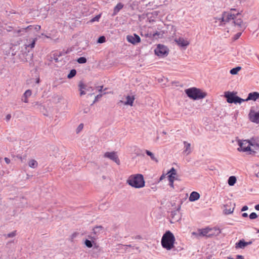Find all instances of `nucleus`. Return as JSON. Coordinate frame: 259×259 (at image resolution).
I'll use <instances>...</instances> for the list:
<instances>
[{
    "label": "nucleus",
    "instance_id": "obj_63",
    "mask_svg": "<svg viewBox=\"0 0 259 259\" xmlns=\"http://www.w3.org/2000/svg\"><path fill=\"white\" fill-rule=\"evenodd\" d=\"M193 234H196V233L195 232H193Z\"/></svg>",
    "mask_w": 259,
    "mask_h": 259
},
{
    "label": "nucleus",
    "instance_id": "obj_9",
    "mask_svg": "<svg viewBox=\"0 0 259 259\" xmlns=\"http://www.w3.org/2000/svg\"><path fill=\"white\" fill-rule=\"evenodd\" d=\"M168 48L163 45L158 44L154 50L155 54L159 57H164L168 54Z\"/></svg>",
    "mask_w": 259,
    "mask_h": 259
},
{
    "label": "nucleus",
    "instance_id": "obj_5",
    "mask_svg": "<svg viewBox=\"0 0 259 259\" xmlns=\"http://www.w3.org/2000/svg\"><path fill=\"white\" fill-rule=\"evenodd\" d=\"M239 147L237 148L238 151L248 152V154L255 155L256 152L250 147L249 140L240 141L238 142Z\"/></svg>",
    "mask_w": 259,
    "mask_h": 259
},
{
    "label": "nucleus",
    "instance_id": "obj_29",
    "mask_svg": "<svg viewBox=\"0 0 259 259\" xmlns=\"http://www.w3.org/2000/svg\"><path fill=\"white\" fill-rule=\"evenodd\" d=\"M168 181L169 182V185L171 187L174 188V179H175V177L172 176L171 175H168Z\"/></svg>",
    "mask_w": 259,
    "mask_h": 259
},
{
    "label": "nucleus",
    "instance_id": "obj_8",
    "mask_svg": "<svg viewBox=\"0 0 259 259\" xmlns=\"http://www.w3.org/2000/svg\"><path fill=\"white\" fill-rule=\"evenodd\" d=\"M215 231L216 235H219L221 233V230L219 228L214 227L213 228H206L204 229H199L198 232L200 235L202 236L210 237L213 235V233H210L212 231Z\"/></svg>",
    "mask_w": 259,
    "mask_h": 259
},
{
    "label": "nucleus",
    "instance_id": "obj_16",
    "mask_svg": "<svg viewBox=\"0 0 259 259\" xmlns=\"http://www.w3.org/2000/svg\"><path fill=\"white\" fill-rule=\"evenodd\" d=\"M175 41L179 46L182 47H186L189 44V41L183 37H179L178 38H176Z\"/></svg>",
    "mask_w": 259,
    "mask_h": 259
},
{
    "label": "nucleus",
    "instance_id": "obj_41",
    "mask_svg": "<svg viewBox=\"0 0 259 259\" xmlns=\"http://www.w3.org/2000/svg\"><path fill=\"white\" fill-rule=\"evenodd\" d=\"M169 172L170 173V174L169 175H171L172 176H174L175 175H176V174H177L176 170L174 167H172L170 169Z\"/></svg>",
    "mask_w": 259,
    "mask_h": 259
},
{
    "label": "nucleus",
    "instance_id": "obj_51",
    "mask_svg": "<svg viewBox=\"0 0 259 259\" xmlns=\"http://www.w3.org/2000/svg\"><path fill=\"white\" fill-rule=\"evenodd\" d=\"M85 94V92L84 91V90H81V91L80 92V96H82Z\"/></svg>",
    "mask_w": 259,
    "mask_h": 259
},
{
    "label": "nucleus",
    "instance_id": "obj_42",
    "mask_svg": "<svg viewBox=\"0 0 259 259\" xmlns=\"http://www.w3.org/2000/svg\"><path fill=\"white\" fill-rule=\"evenodd\" d=\"M100 17H101V15H97L95 17L92 18L91 19V22L98 21L99 19L100 18Z\"/></svg>",
    "mask_w": 259,
    "mask_h": 259
},
{
    "label": "nucleus",
    "instance_id": "obj_26",
    "mask_svg": "<svg viewBox=\"0 0 259 259\" xmlns=\"http://www.w3.org/2000/svg\"><path fill=\"white\" fill-rule=\"evenodd\" d=\"M29 166L31 168H36L37 166V162L34 159H31L29 161Z\"/></svg>",
    "mask_w": 259,
    "mask_h": 259
},
{
    "label": "nucleus",
    "instance_id": "obj_31",
    "mask_svg": "<svg viewBox=\"0 0 259 259\" xmlns=\"http://www.w3.org/2000/svg\"><path fill=\"white\" fill-rule=\"evenodd\" d=\"M87 61L86 58L84 57H80L78 58L77 60V62L79 64H84Z\"/></svg>",
    "mask_w": 259,
    "mask_h": 259
},
{
    "label": "nucleus",
    "instance_id": "obj_14",
    "mask_svg": "<svg viewBox=\"0 0 259 259\" xmlns=\"http://www.w3.org/2000/svg\"><path fill=\"white\" fill-rule=\"evenodd\" d=\"M38 39V37L35 36L34 38H30L26 40L25 44V48H30L31 49L34 48L36 41Z\"/></svg>",
    "mask_w": 259,
    "mask_h": 259
},
{
    "label": "nucleus",
    "instance_id": "obj_64",
    "mask_svg": "<svg viewBox=\"0 0 259 259\" xmlns=\"http://www.w3.org/2000/svg\"><path fill=\"white\" fill-rule=\"evenodd\" d=\"M140 238V236H138V237H137V238Z\"/></svg>",
    "mask_w": 259,
    "mask_h": 259
},
{
    "label": "nucleus",
    "instance_id": "obj_23",
    "mask_svg": "<svg viewBox=\"0 0 259 259\" xmlns=\"http://www.w3.org/2000/svg\"><path fill=\"white\" fill-rule=\"evenodd\" d=\"M245 246H246V244L244 239L240 240L235 244V247L236 248H244Z\"/></svg>",
    "mask_w": 259,
    "mask_h": 259
},
{
    "label": "nucleus",
    "instance_id": "obj_15",
    "mask_svg": "<svg viewBox=\"0 0 259 259\" xmlns=\"http://www.w3.org/2000/svg\"><path fill=\"white\" fill-rule=\"evenodd\" d=\"M135 99V98L134 96L128 95L126 97L125 101H122L120 100V102L123 103L124 105H130L131 106H132Z\"/></svg>",
    "mask_w": 259,
    "mask_h": 259
},
{
    "label": "nucleus",
    "instance_id": "obj_24",
    "mask_svg": "<svg viewBox=\"0 0 259 259\" xmlns=\"http://www.w3.org/2000/svg\"><path fill=\"white\" fill-rule=\"evenodd\" d=\"M123 5L121 3H118L116 6L114 8L113 15L117 14V13L123 8Z\"/></svg>",
    "mask_w": 259,
    "mask_h": 259
},
{
    "label": "nucleus",
    "instance_id": "obj_18",
    "mask_svg": "<svg viewBox=\"0 0 259 259\" xmlns=\"http://www.w3.org/2000/svg\"><path fill=\"white\" fill-rule=\"evenodd\" d=\"M200 196V194L198 192L193 191L191 193L190 195L189 200L191 202H193L199 199Z\"/></svg>",
    "mask_w": 259,
    "mask_h": 259
},
{
    "label": "nucleus",
    "instance_id": "obj_25",
    "mask_svg": "<svg viewBox=\"0 0 259 259\" xmlns=\"http://www.w3.org/2000/svg\"><path fill=\"white\" fill-rule=\"evenodd\" d=\"M236 182V178L235 176H231L229 178L228 180V183L229 186H234V184Z\"/></svg>",
    "mask_w": 259,
    "mask_h": 259
},
{
    "label": "nucleus",
    "instance_id": "obj_27",
    "mask_svg": "<svg viewBox=\"0 0 259 259\" xmlns=\"http://www.w3.org/2000/svg\"><path fill=\"white\" fill-rule=\"evenodd\" d=\"M241 69V67L240 66H237L236 67L233 68L231 69L230 71V73L232 75L237 74L239 71Z\"/></svg>",
    "mask_w": 259,
    "mask_h": 259
},
{
    "label": "nucleus",
    "instance_id": "obj_53",
    "mask_svg": "<svg viewBox=\"0 0 259 259\" xmlns=\"http://www.w3.org/2000/svg\"><path fill=\"white\" fill-rule=\"evenodd\" d=\"M252 243V242L251 241H249V242H246V246L248 245H250Z\"/></svg>",
    "mask_w": 259,
    "mask_h": 259
},
{
    "label": "nucleus",
    "instance_id": "obj_47",
    "mask_svg": "<svg viewBox=\"0 0 259 259\" xmlns=\"http://www.w3.org/2000/svg\"><path fill=\"white\" fill-rule=\"evenodd\" d=\"M11 115L10 114H8L7 115L6 117V120L8 121L10 120V119H11Z\"/></svg>",
    "mask_w": 259,
    "mask_h": 259
},
{
    "label": "nucleus",
    "instance_id": "obj_6",
    "mask_svg": "<svg viewBox=\"0 0 259 259\" xmlns=\"http://www.w3.org/2000/svg\"><path fill=\"white\" fill-rule=\"evenodd\" d=\"M224 96L229 103L241 104L244 102V99L236 96V93L235 92H226Z\"/></svg>",
    "mask_w": 259,
    "mask_h": 259
},
{
    "label": "nucleus",
    "instance_id": "obj_1",
    "mask_svg": "<svg viewBox=\"0 0 259 259\" xmlns=\"http://www.w3.org/2000/svg\"><path fill=\"white\" fill-rule=\"evenodd\" d=\"M126 183L135 188H141L145 186L144 177L141 174H136L130 176L126 181Z\"/></svg>",
    "mask_w": 259,
    "mask_h": 259
},
{
    "label": "nucleus",
    "instance_id": "obj_10",
    "mask_svg": "<svg viewBox=\"0 0 259 259\" xmlns=\"http://www.w3.org/2000/svg\"><path fill=\"white\" fill-rule=\"evenodd\" d=\"M104 157L112 160L118 165L120 164V160L118 158V155L115 152H106L104 154Z\"/></svg>",
    "mask_w": 259,
    "mask_h": 259
},
{
    "label": "nucleus",
    "instance_id": "obj_59",
    "mask_svg": "<svg viewBox=\"0 0 259 259\" xmlns=\"http://www.w3.org/2000/svg\"><path fill=\"white\" fill-rule=\"evenodd\" d=\"M56 61V62H57L58 61V58H56V59H54Z\"/></svg>",
    "mask_w": 259,
    "mask_h": 259
},
{
    "label": "nucleus",
    "instance_id": "obj_46",
    "mask_svg": "<svg viewBox=\"0 0 259 259\" xmlns=\"http://www.w3.org/2000/svg\"><path fill=\"white\" fill-rule=\"evenodd\" d=\"M88 237L92 240L93 242H94V240L96 239V236H88Z\"/></svg>",
    "mask_w": 259,
    "mask_h": 259
},
{
    "label": "nucleus",
    "instance_id": "obj_48",
    "mask_svg": "<svg viewBox=\"0 0 259 259\" xmlns=\"http://www.w3.org/2000/svg\"><path fill=\"white\" fill-rule=\"evenodd\" d=\"M4 159H5V161L6 162V163L9 164L10 163L11 161H10V159H9L8 158L5 157Z\"/></svg>",
    "mask_w": 259,
    "mask_h": 259
},
{
    "label": "nucleus",
    "instance_id": "obj_61",
    "mask_svg": "<svg viewBox=\"0 0 259 259\" xmlns=\"http://www.w3.org/2000/svg\"><path fill=\"white\" fill-rule=\"evenodd\" d=\"M230 259H237V258H230Z\"/></svg>",
    "mask_w": 259,
    "mask_h": 259
},
{
    "label": "nucleus",
    "instance_id": "obj_22",
    "mask_svg": "<svg viewBox=\"0 0 259 259\" xmlns=\"http://www.w3.org/2000/svg\"><path fill=\"white\" fill-rule=\"evenodd\" d=\"M103 231V227L102 226H97L93 229V233L96 236L99 235Z\"/></svg>",
    "mask_w": 259,
    "mask_h": 259
},
{
    "label": "nucleus",
    "instance_id": "obj_28",
    "mask_svg": "<svg viewBox=\"0 0 259 259\" xmlns=\"http://www.w3.org/2000/svg\"><path fill=\"white\" fill-rule=\"evenodd\" d=\"M146 153L147 154V155H148L150 157V158L152 160H154L156 162L158 161L157 159L155 158V157L153 153H152L151 152H150L149 150H146Z\"/></svg>",
    "mask_w": 259,
    "mask_h": 259
},
{
    "label": "nucleus",
    "instance_id": "obj_49",
    "mask_svg": "<svg viewBox=\"0 0 259 259\" xmlns=\"http://www.w3.org/2000/svg\"><path fill=\"white\" fill-rule=\"evenodd\" d=\"M236 258H237V259H244L243 256L241 255H237Z\"/></svg>",
    "mask_w": 259,
    "mask_h": 259
},
{
    "label": "nucleus",
    "instance_id": "obj_35",
    "mask_svg": "<svg viewBox=\"0 0 259 259\" xmlns=\"http://www.w3.org/2000/svg\"><path fill=\"white\" fill-rule=\"evenodd\" d=\"M105 41H106V38L104 36H100L97 41V42L100 44L105 42Z\"/></svg>",
    "mask_w": 259,
    "mask_h": 259
},
{
    "label": "nucleus",
    "instance_id": "obj_12",
    "mask_svg": "<svg viewBox=\"0 0 259 259\" xmlns=\"http://www.w3.org/2000/svg\"><path fill=\"white\" fill-rule=\"evenodd\" d=\"M250 147H252L251 149L256 150H259V140L258 138H252L249 140Z\"/></svg>",
    "mask_w": 259,
    "mask_h": 259
},
{
    "label": "nucleus",
    "instance_id": "obj_55",
    "mask_svg": "<svg viewBox=\"0 0 259 259\" xmlns=\"http://www.w3.org/2000/svg\"><path fill=\"white\" fill-rule=\"evenodd\" d=\"M100 89L99 91L100 92H101V91H102V89H103V86H100Z\"/></svg>",
    "mask_w": 259,
    "mask_h": 259
},
{
    "label": "nucleus",
    "instance_id": "obj_7",
    "mask_svg": "<svg viewBox=\"0 0 259 259\" xmlns=\"http://www.w3.org/2000/svg\"><path fill=\"white\" fill-rule=\"evenodd\" d=\"M233 11H236L235 9H231L230 12H224L222 14V22H224L225 23L229 22L231 20L233 21L238 16L240 15V13L237 12L236 14H234L232 13Z\"/></svg>",
    "mask_w": 259,
    "mask_h": 259
},
{
    "label": "nucleus",
    "instance_id": "obj_32",
    "mask_svg": "<svg viewBox=\"0 0 259 259\" xmlns=\"http://www.w3.org/2000/svg\"><path fill=\"white\" fill-rule=\"evenodd\" d=\"M180 208H181V206L179 205L176 210L171 211V215L172 216V218H174L175 216L177 214V213L179 212Z\"/></svg>",
    "mask_w": 259,
    "mask_h": 259
},
{
    "label": "nucleus",
    "instance_id": "obj_2",
    "mask_svg": "<svg viewBox=\"0 0 259 259\" xmlns=\"http://www.w3.org/2000/svg\"><path fill=\"white\" fill-rule=\"evenodd\" d=\"M175 238L173 234L169 231H166L161 238V245L167 250H170L174 246Z\"/></svg>",
    "mask_w": 259,
    "mask_h": 259
},
{
    "label": "nucleus",
    "instance_id": "obj_3",
    "mask_svg": "<svg viewBox=\"0 0 259 259\" xmlns=\"http://www.w3.org/2000/svg\"><path fill=\"white\" fill-rule=\"evenodd\" d=\"M185 92L189 98L194 100L203 99L207 95L206 93L202 92L200 89L195 87L187 89Z\"/></svg>",
    "mask_w": 259,
    "mask_h": 259
},
{
    "label": "nucleus",
    "instance_id": "obj_60",
    "mask_svg": "<svg viewBox=\"0 0 259 259\" xmlns=\"http://www.w3.org/2000/svg\"><path fill=\"white\" fill-rule=\"evenodd\" d=\"M7 30H8V31H12V30H11V29H8Z\"/></svg>",
    "mask_w": 259,
    "mask_h": 259
},
{
    "label": "nucleus",
    "instance_id": "obj_43",
    "mask_svg": "<svg viewBox=\"0 0 259 259\" xmlns=\"http://www.w3.org/2000/svg\"><path fill=\"white\" fill-rule=\"evenodd\" d=\"M102 96V94H99L98 95H97L96 97H95V100L93 102V104L96 103V102H97L98 101V99L100 98H101Z\"/></svg>",
    "mask_w": 259,
    "mask_h": 259
},
{
    "label": "nucleus",
    "instance_id": "obj_56",
    "mask_svg": "<svg viewBox=\"0 0 259 259\" xmlns=\"http://www.w3.org/2000/svg\"><path fill=\"white\" fill-rule=\"evenodd\" d=\"M255 230H257V233H259V229H257L256 228H254Z\"/></svg>",
    "mask_w": 259,
    "mask_h": 259
},
{
    "label": "nucleus",
    "instance_id": "obj_33",
    "mask_svg": "<svg viewBox=\"0 0 259 259\" xmlns=\"http://www.w3.org/2000/svg\"><path fill=\"white\" fill-rule=\"evenodd\" d=\"M234 208V207H233L232 208H229L228 209L226 208L224 210L225 214H229L232 213L233 212Z\"/></svg>",
    "mask_w": 259,
    "mask_h": 259
},
{
    "label": "nucleus",
    "instance_id": "obj_13",
    "mask_svg": "<svg viewBox=\"0 0 259 259\" xmlns=\"http://www.w3.org/2000/svg\"><path fill=\"white\" fill-rule=\"evenodd\" d=\"M248 115L251 121L254 123H259V111L255 112L251 110Z\"/></svg>",
    "mask_w": 259,
    "mask_h": 259
},
{
    "label": "nucleus",
    "instance_id": "obj_21",
    "mask_svg": "<svg viewBox=\"0 0 259 259\" xmlns=\"http://www.w3.org/2000/svg\"><path fill=\"white\" fill-rule=\"evenodd\" d=\"M256 94L257 92H256L249 93L247 98L246 99H244V102L248 101L249 100L255 101L256 99H257V96Z\"/></svg>",
    "mask_w": 259,
    "mask_h": 259
},
{
    "label": "nucleus",
    "instance_id": "obj_19",
    "mask_svg": "<svg viewBox=\"0 0 259 259\" xmlns=\"http://www.w3.org/2000/svg\"><path fill=\"white\" fill-rule=\"evenodd\" d=\"M235 25L238 26L241 28V30H243L245 28V26L243 24V22L241 18H237L233 21Z\"/></svg>",
    "mask_w": 259,
    "mask_h": 259
},
{
    "label": "nucleus",
    "instance_id": "obj_37",
    "mask_svg": "<svg viewBox=\"0 0 259 259\" xmlns=\"http://www.w3.org/2000/svg\"><path fill=\"white\" fill-rule=\"evenodd\" d=\"M16 231H14L8 234L7 235V237H8V238L14 237V236H16Z\"/></svg>",
    "mask_w": 259,
    "mask_h": 259
},
{
    "label": "nucleus",
    "instance_id": "obj_38",
    "mask_svg": "<svg viewBox=\"0 0 259 259\" xmlns=\"http://www.w3.org/2000/svg\"><path fill=\"white\" fill-rule=\"evenodd\" d=\"M80 92L85 89V85L82 82H80L78 85Z\"/></svg>",
    "mask_w": 259,
    "mask_h": 259
},
{
    "label": "nucleus",
    "instance_id": "obj_50",
    "mask_svg": "<svg viewBox=\"0 0 259 259\" xmlns=\"http://www.w3.org/2000/svg\"><path fill=\"white\" fill-rule=\"evenodd\" d=\"M242 216L244 218H246L248 217V214L246 212H244L242 214Z\"/></svg>",
    "mask_w": 259,
    "mask_h": 259
},
{
    "label": "nucleus",
    "instance_id": "obj_52",
    "mask_svg": "<svg viewBox=\"0 0 259 259\" xmlns=\"http://www.w3.org/2000/svg\"><path fill=\"white\" fill-rule=\"evenodd\" d=\"M255 209L256 210H259V204H257L254 207Z\"/></svg>",
    "mask_w": 259,
    "mask_h": 259
},
{
    "label": "nucleus",
    "instance_id": "obj_39",
    "mask_svg": "<svg viewBox=\"0 0 259 259\" xmlns=\"http://www.w3.org/2000/svg\"><path fill=\"white\" fill-rule=\"evenodd\" d=\"M242 33L241 32H238L236 34L234 35V36L233 37V39L234 40H236L238 39L241 36Z\"/></svg>",
    "mask_w": 259,
    "mask_h": 259
},
{
    "label": "nucleus",
    "instance_id": "obj_58",
    "mask_svg": "<svg viewBox=\"0 0 259 259\" xmlns=\"http://www.w3.org/2000/svg\"><path fill=\"white\" fill-rule=\"evenodd\" d=\"M257 99L259 98V93L257 92Z\"/></svg>",
    "mask_w": 259,
    "mask_h": 259
},
{
    "label": "nucleus",
    "instance_id": "obj_54",
    "mask_svg": "<svg viewBox=\"0 0 259 259\" xmlns=\"http://www.w3.org/2000/svg\"><path fill=\"white\" fill-rule=\"evenodd\" d=\"M164 177L165 176L163 175H162L160 178V180H162L164 178Z\"/></svg>",
    "mask_w": 259,
    "mask_h": 259
},
{
    "label": "nucleus",
    "instance_id": "obj_30",
    "mask_svg": "<svg viewBox=\"0 0 259 259\" xmlns=\"http://www.w3.org/2000/svg\"><path fill=\"white\" fill-rule=\"evenodd\" d=\"M76 70L74 69H73L70 70L69 73L67 75V77H68V78H69V79L72 78L76 75Z\"/></svg>",
    "mask_w": 259,
    "mask_h": 259
},
{
    "label": "nucleus",
    "instance_id": "obj_11",
    "mask_svg": "<svg viewBox=\"0 0 259 259\" xmlns=\"http://www.w3.org/2000/svg\"><path fill=\"white\" fill-rule=\"evenodd\" d=\"M127 40L133 45H135L141 41V38L140 36L136 33H134L133 35H128L126 36Z\"/></svg>",
    "mask_w": 259,
    "mask_h": 259
},
{
    "label": "nucleus",
    "instance_id": "obj_57",
    "mask_svg": "<svg viewBox=\"0 0 259 259\" xmlns=\"http://www.w3.org/2000/svg\"><path fill=\"white\" fill-rule=\"evenodd\" d=\"M39 78H38V79L36 80V82L38 83H39Z\"/></svg>",
    "mask_w": 259,
    "mask_h": 259
},
{
    "label": "nucleus",
    "instance_id": "obj_34",
    "mask_svg": "<svg viewBox=\"0 0 259 259\" xmlns=\"http://www.w3.org/2000/svg\"><path fill=\"white\" fill-rule=\"evenodd\" d=\"M85 245L89 248H91L93 246V242L88 239H86L84 242Z\"/></svg>",
    "mask_w": 259,
    "mask_h": 259
},
{
    "label": "nucleus",
    "instance_id": "obj_44",
    "mask_svg": "<svg viewBox=\"0 0 259 259\" xmlns=\"http://www.w3.org/2000/svg\"><path fill=\"white\" fill-rule=\"evenodd\" d=\"M90 110V109L89 107L85 108L83 109V113H88Z\"/></svg>",
    "mask_w": 259,
    "mask_h": 259
},
{
    "label": "nucleus",
    "instance_id": "obj_4",
    "mask_svg": "<svg viewBox=\"0 0 259 259\" xmlns=\"http://www.w3.org/2000/svg\"><path fill=\"white\" fill-rule=\"evenodd\" d=\"M41 28L40 25H29L25 28H23L18 30H14L13 35L15 36H19L24 35L25 33L28 34H34L36 32H38Z\"/></svg>",
    "mask_w": 259,
    "mask_h": 259
},
{
    "label": "nucleus",
    "instance_id": "obj_20",
    "mask_svg": "<svg viewBox=\"0 0 259 259\" xmlns=\"http://www.w3.org/2000/svg\"><path fill=\"white\" fill-rule=\"evenodd\" d=\"M183 144L184 145V150L183 152L186 153L187 155H189L192 151L191 149V144L186 141H184Z\"/></svg>",
    "mask_w": 259,
    "mask_h": 259
},
{
    "label": "nucleus",
    "instance_id": "obj_36",
    "mask_svg": "<svg viewBox=\"0 0 259 259\" xmlns=\"http://www.w3.org/2000/svg\"><path fill=\"white\" fill-rule=\"evenodd\" d=\"M249 217L250 220H253V219L257 218V215L255 212H251L249 214Z\"/></svg>",
    "mask_w": 259,
    "mask_h": 259
},
{
    "label": "nucleus",
    "instance_id": "obj_40",
    "mask_svg": "<svg viewBox=\"0 0 259 259\" xmlns=\"http://www.w3.org/2000/svg\"><path fill=\"white\" fill-rule=\"evenodd\" d=\"M83 123H80L77 127L76 129V133H79L83 128Z\"/></svg>",
    "mask_w": 259,
    "mask_h": 259
},
{
    "label": "nucleus",
    "instance_id": "obj_17",
    "mask_svg": "<svg viewBox=\"0 0 259 259\" xmlns=\"http://www.w3.org/2000/svg\"><path fill=\"white\" fill-rule=\"evenodd\" d=\"M32 95V91L31 90H26L25 93L23 94V96L22 97V101L24 103H28V98L31 96Z\"/></svg>",
    "mask_w": 259,
    "mask_h": 259
},
{
    "label": "nucleus",
    "instance_id": "obj_62",
    "mask_svg": "<svg viewBox=\"0 0 259 259\" xmlns=\"http://www.w3.org/2000/svg\"><path fill=\"white\" fill-rule=\"evenodd\" d=\"M163 134H166V132H163Z\"/></svg>",
    "mask_w": 259,
    "mask_h": 259
},
{
    "label": "nucleus",
    "instance_id": "obj_45",
    "mask_svg": "<svg viewBox=\"0 0 259 259\" xmlns=\"http://www.w3.org/2000/svg\"><path fill=\"white\" fill-rule=\"evenodd\" d=\"M248 209V206L247 205H245V206H243L242 208H241V211H244L247 210Z\"/></svg>",
    "mask_w": 259,
    "mask_h": 259
}]
</instances>
